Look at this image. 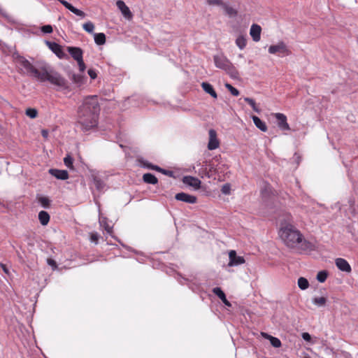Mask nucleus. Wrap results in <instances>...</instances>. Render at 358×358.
<instances>
[{"mask_svg":"<svg viewBox=\"0 0 358 358\" xmlns=\"http://www.w3.org/2000/svg\"><path fill=\"white\" fill-rule=\"evenodd\" d=\"M12 58L20 74L32 76L41 83L49 82L59 88H69L66 79L46 62H41L38 67L36 68L17 52L12 55Z\"/></svg>","mask_w":358,"mask_h":358,"instance_id":"nucleus-1","label":"nucleus"},{"mask_svg":"<svg viewBox=\"0 0 358 358\" xmlns=\"http://www.w3.org/2000/svg\"><path fill=\"white\" fill-rule=\"evenodd\" d=\"M100 106L96 96H90L84 99L78 109L77 127L86 133L98 125Z\"/></svg>","mask_w":358,"mask_h":358,"instance_id":"nucleus-2","label":"nucleus"},{"mask_svg":"<svg viewBox=\"0 0 358 358\" xmlns=\"http://www.w3.org/2000/svg\"><path fill=\"white\" fill-rule=\"evenodd\" d=\"M279 236L289 248H298L304 251H312L315 248V244L305 239L300 231L291 224L282 226L279 230Z\"/></svg>","mask_w":358,"mask_h":358,"instance_id":"nucleus-3","label":"nucleus"},{"mask_svg":"<svg viewBox=\"0 0 358 358\" xmlns=\"http://www.w3.org/2000/svg\"><path fill=\"white\" fill-rule=\"evenodd\" d=\"M217 68L225 71L231 78H236L238 73L233 64L224 55H215L213 57Z\"/></svg>","mask_w":358,"mask_h":358,"instance_id":"nucleus-4","label":"nucleus"},{"mask_svg":"<svg viewBox=\"0 0 358 358\" xmlns=\"http://www.w3.org/2000/svg\"><path fill=\"white\" fill-rule=\"evenodd\" d=\"M67 51L73 59L77 62L80 71L84 72L86 69V66L83 61V50L78 47L69 46L67 47Z\"/></svg>","mask_w":358,"mask_h":358,"instance_id":"nucleus-5","label":"nucleus"},{"mask_svg":"<svg viewBox=\"0 0 358 358\" xmlns=\"http://www.w3.org/2000/svg\"><path fill=\"white\" fill-rule=\"evenodd\" d=\"M270 54H282V55H289L290 52L287 48L285 43L282 41L279 42L276 45H272L268 48Z\"/></svg>","mask_w":358,"mask_h":358,"instance_id":"nucleus-6","label":"nucleus"},{"mask_svg":"<svg viewBox=\"0 0 358 358\" xmlns=\"http://www.w3.org/2000/svg\"><path fill=\"white\" fill-rule=\"evenodd\" d=\"M277 121V125L282 131L290 130V127L287 121V117L283 113H276L273 114Z\"/></svg>","mask_w":358,"mask_h":358,"instance_id":"nucleus-7","label":"nucleus"},{"mask_svg":"<svg viewBox=\"0 0 358 358\" xmlns=\"http://www.w3.org/2000/svg\"><path fill=\"white\" fill-rule=\"evenodd\" d=\"M229 266H235L245 263V259L242 256H238L235 250H231L229 252Z\"/></svg>","mask_w":358,"mask_h":358,"instance_id":"nucleus-8","label":"nucleus"},{"mask_svg":"<svg viewBox=\"0 0 358 358\" xmlns=\"http://www.w3.org/2000/svg\"><path fill=\"white\" fill-rule=\"evenodd\" d=\"M45 43L47 45L49 49L51 50V51L54 52L59 59L64 57L65 54L59 44L49 41H45Z\"/></svg>","mask_w":358,"mask_h":358,"instance_id":"nucleus-9","label":"nucleus"},{"mask_svg":"<svg viewBox=\"0 0 358 358\" xmlns=\"http://www.w3.org/2000/svg\"><path fill=\"white\" fill-rule=\"evenodd\" d=\"M175 199L178 201H183L187 203H195L197 201L196 196L185 192H180L176 194Z\"/></svg>","mask_w":358,"mask_h":358,"instance_id":"nucleus-10","label":"nucleus"},{"mask_svg":"<svg viewBox=\"0 0 358 358\" xmlns=\"http://www.w3.org/2000/svg\"><path fill=\"white\" fill-rule=\"evenodd\" d=\"M219 147V141L217 139V134L214 129L209 130V142L208 148L210 150H215Z\"/></svg>","mask_w":358,"mask_h":358,"instance_id":"nucleus-11","label":"nucleus"},{"mask_svg":"<svg viewBox=\"0 0 358 358\" xmlns=\"http://www.w3.org/2000/svg\"><path fill=\"white\" fill-rule=\"evenodd\" d=\"M182 182L190 187L195 189H199L201 186V180L195 177L191 176H186L182 178Z\"/></svg>","mask_w":358,"mask_h":358,"instance_id":"nucleus-12","label":"nucleus"},{"mask_svg":"<svg viewBox=\"0 0 358 358\" xmlns=\"http://www.w3.org/2000/svg\"><path fill=\"white\" fill-rule=\"evenodd\" d=\"M48 172L51 176L59 180H64L69 178V173L66 170L50 169H49Z\"/></svg>","mask_w":358,"mask_h":358,"instance_id":"nucleus-13","label":"nucleus"},{"mask_svg":"<svg viewBox=\"0 0 358 358\" xmlns=\"http://www.w3.org/2000/svg\"><path fill=\"white\" fill-rule=\"evenodd\" d=\"M116 5L117 8L120 10L122 15L127 19H131L132 18V13L130 11L129 7L125 4V3L123 1L118 0L116 2Z\"/></svg>","mask_w":358,"mask_h":358,"instance_id":"nucleus-14","label":"nucleus"},{"mask_svg":"<svg viewBox=\"0 0 358 358\" xmlns=\"http://www.w3.org/2000/svg\"><path fill=\"white\" fill-rule=\"evenodd\" d=\"M335 262L338 268L341 271H344L346 273H350L351 271V266L348 262V261L345 260V259L337 258Z\"/></svg>","mask_w":358,"mask_h":358,"instance_id":"nucleus-15","label":"nucleus"},{"mask_svg":"<svg viewBox=\"0 0 358 358\" xmlns=\"http://www.w3.org/2000/svg\"><path fill=\"white\" fill-rule=\"evenodd\" d=\"M262 28L257 24H253L250 27V34L255 42L259 41L261 38Z\"/></svg>","mask_w":358,"mask_h":358,"instance_id":"nucleus-16","label":"nucleus"},{"mask_svg":"<svg viewBox=\"0 0 358 358\" xmlns=\"http://www.w3.org/2000/svg\"><path fill=\"white\" fill-rule=\"evenodd\" d=\"M201 87L206 93L209 94L214 99L217 98V94L211 84L207 82H203L201 83Z\"/></svg>","mask_w":358,"mask_h":358,"instance_id":"nucleus-17","label":"nucleus"},{"mask_svg":"<svg viewBox=\"0 0 358 358\" xmlns=\"http://www.w3.org/2000/svg\"><path fill=\"white\" fill-rule=\"evenodd\" d=\"M252 119L255 125L262 131L266 132L268 129L266 123L262 121L259 117L255 115L252 116Z\"/></svg>","mask_w":358,"mask_h":358,"instance_id":"nucleus-18","label":"nucleus"},{"mask_svg":"<svg viewBox=\"0 0 358 358\" xmlns=\"http://www.w3.org/2000/svg\"><path fill=\"white\" fill-rule=\"evenodd\" d=\"M63 6L77 16H79L81 18H84L85 17V13L83 11L76 8L70 3H63Z\"/></svg>","mask_w":358,"mask_h":358,"instance_id":"nucleus-19","label":"nucleus"},{"mask_svg":"<svg viewBox=\"0 0 358 358\" xmlns=\"http://www.w3.org/2000/svg\"><path fill=\"white\" fill-rule=\"evenodd\" d=\"M50 218V215L46 211L41 210L39 212L38 220L43 226H45L48 224Z\"/></svg>","mask_w":358,"mask_h":358,"instance_id":"nucleus-20","label":"nucleus"},{"mask_svg":"<svg viewBox=\"0 0 358 358\" xmlns=\"http://www.w3.org/2000/svg\"><path fill=\"white\" fill-rule=\"evenodd\" d=\"M143 181L148 184L155 185L158 182L156 176L152 173H148L143 176Z\"/></svg>","mask_w":358,"mask_h":358,"instance_id":"nucleus-21","label":"nucleus"},{"mask_svg":"<svg viewBox=\"0 0 358 358\" xmlns=\"http://www.w3.org/2000/svg\"><path fill=\"white\" fill-rule=\"evenodd\" d=\"M94 42L101 45L106 43V35L103 33H95L94 34Z\"/></svg>","mask_w":358,"mask_h":358,"instance_id":"nucleus-22","label":"nucleus"},{"mask_svg":"<svg viewBox=\"0 0 358 358\" xmlns=\"http://www.w3.org/2000/svg\"><path fill=\"white\" fill-rule=\"evenodd\" d=\"M93 182L95 185L96 189L98 191H102L106 186V184L104 183V182L100 178H99L97 176H94L93 178Z\"/></svg>","mask_w":358,"mask_h":358,"instance_id":"nucleus-23","label":"nucleus"},{"mask_svg":"<svg viewBox=\"0 0 358 358\" xmlns=\"http://www.w3.org/2000/svg\"><path fill=\"white\" fill-rule=\"evenodd\" d=\"M236 44L241 50H243L247 45L246 38L243 36H238L236 39Z\"/></svg>","mask_w":358,"mask_h":358,"instance_id":"nucleus-24","label":"nucleus"},{"mask_svg":"<svg viewBox=\"0 0 358 358\" xmlns=\"http://www.w3.org/2000/svg\"><path fill=\"white\" fill-rule=\"evenodd\" d=\"M327 299L324 296L314 297L313 299V303L318 307L325 306Z\"/></svg>","mask_w":358,"mask_h":358,"instance_id":"nucleus-25","label":"nucleus"},{"mask_svg":"<svg viewBox=\"0 0 358 358\" xmlns=\"http://www.w3.org/2000/svg\"><path fill=\"white\" fill-rule=\"evenodd\" d=\"M244 101L247 102L253 109L254 111L259 113L261 112L260 108L257 106L255 101L253 99L249 97H245Z\"/></svg>","mask_w":358,"mask_h":358,"instance_id":"nucleus-26","label":"nucleus"},{"mask_svg":"<svg viewBox=\"0 0 358 358\" xmlns=\"http://www.w3.org/2000/svg\"><path fill=\"white\" fill-rule=\"evenodd\" d=\"M297 283H298L299 287L302 290H305V289H308L309 287V282H308V280L303 277H300L298 279Z\"/></svg>","mask_w":358,"mask_h":358,"instance_id":"nucleus-27","label":"nucleus"},{"mask_svg":"<svg viewBox=\"0 0 358 358\" xmlns=\"http://www.w3.org/2000/svg\"><path fill=\"white\" fill-rule=\"evenodd\" d=\"M213 294H215L217 297L222 301L227 297L224 292L222 290V289L219 287H214L212 290Z\"/></svg>","mask_w":358,"mask_h":358,"instance_id":"nucleus-28","label":"nucleus"},{"mask_svg":"<svg viewBox=\"0 0 358 358\" xmlns=\"http://www.w3.org/2000/svg\"><path fill=\"white\" fill-rule=\"evenodd\" d=\"M222 6H223V8H224L226 14H227L228 15L231 17V16H235L237 15V11L232 7L229 6L228 5H227L224 3L222 4Z\"/></svg>","mask_w":358,"mask_h":358,"instance_id":"nucleus-29","label":"nucleus"},{"mask_svg":"<svg viewBox=\"0 0 358 358\" xmlns=\"http://www.w3.org/2000/svg\"><path fill=\"white\" fill-rule=\"evenodd\" d=\"M71 79L74 83L78 84L79 85H81L84 83V78L81 75L73 73Z\"/></svg>","mask_w":358,"mask_h":358,"instance_id":"nucleus-30","label":"nucleus"},{"mask_svg":"<svg viewBox=\"0 0 358 358\" xmlns=\"http://www.w3.org/2000/svg\"><path fill=\"white\" fill-rule=\"evenodd\" d=\"M38 202L44 208H48L50 206L51 201L46 196H41L38 199Z\"/></svg>","mask_w":358,"mask_h":358,"instance_id":"nucleus-31","label":"nucleus"},{"mask_svg":"<svg viewBox=\"0 0 358 358\" xmlns=\"http://www.w3.org/2000/svg\"><path fill=\"white\" fill-rule=\"evenodd\" d=\"M327 275L328 273L326 271H321L317 273L316 278L320 282H324L327 280Z\"/></svg>","mask_w":358,"mask_h":358,"instance_id":"nucleus-32","label":"nucleus"},{"mask_svg":"<svg viewBox=\"0 0 358 358\" xmlns=\"http://www.w3.org/2000/svg\"><path fill=\"white\" fill-rule=\"evenodd\" d=\"M83 29L88 33H93L94 25L92 22H87L83 25Z\"/></svg>","mask_w":358,"mask_h":358,"instance_id":"nucleus-33","label":"nucleus"},{"mask_svg":"<svg viewBox=\"0 0 358 358\" xmlns=\"http://www.w3.org/2000/svg\"><path fill=\"white\" fill-rule=\"evenodd\" d=\"M64 163L65 166H67L68 168L73 169V159L69 155H67L64 157Z\"/></svg>","mask_w":358,"mask_h":358,"instance_id":"nucleus-34","label":"nucleus"},{"mask_svg":"<svg viewBox=\"0 0 358 358\" xmlns=\"http://www.w3.org/2000/svg\"><path fill=\"white\" fill-rule=\"evenodd\" d=\"M225 87L231 92L232 95L236 96L239 95V91L236 88L233 87L231 84L226 83Z\"/></svg>","mask_w":358,"mask_h":358,"instance_id":"nucleus-35","label":"nucleus"},{"mask_svg":"<svg viewBox=\"0 0 358 358\" xmlns=\"http://www.w3.org/2000/svg\"><path fill=\"white\" fill-rule=\"evenodd\" d=\"M269 341L271 345L274 348H280L282 345L280 340L276 337L272 336Z\"/></svg>","mask_w":358,"mask_h":358,"instance_id":"nucleus-36","label":"nucleus"},{"mask_svg":"<svg viewBox=\"0 0 358 358\" xmlns=\"http://www.w3.org/2000/svg\"><path fill=\"white\" fill-rule=\"evenodd\" d=\"M38 112L35 108H28L26 110V115L31 117V118H35L37 116Z\"/></svg>","mask_w":358,"mask_h":358,"instance_id":"nucleus-37","label":"nucleus"},{"mask_svg":"<svg viewBox=\"0 0 358 358\" xmlns=\"http://www.w3.org/2000/svg\"><path fill=\"white\" fill-rule=\"evenodd\" d=\"M41 30L44 34H50L52 32L53 29L52 27L50 24L44 25L41 27Z\"/></svg>","mask_w":358,"mask_h":358,"instance_id":"nucleus-38","label":"nucleus"},{"mask_svg":"<svg viewBox=\"0 0 358 358\" xmlns=\"http://www.w3.org/2000/svg\"><path fill=\"white\" fill-rule=\"evenodd\" d=\"M230 190H231V186L229 184L227 183V184H224L222 187V192L224 194H229L230 193Z\"/></svg>","mask_w":358,"mask_h":358,"instance_id":"nucleus-39","label":"nucleus"},{"mask_svg":"<svg viewBox=\"0 0 358 358\" xmlns=\"http://www.w3.org/2000/svg\"><path fill=\"white\" fill-rule=\"evenodd\" d=\"M207 3L208 4L213 6H222L223 4L222 0H207Z\"/></svg>","mask_w":358,"mask_h":358,"instance_id":"nucleus-40","label":"nucleus"},{"mask_svg":"<svg viewBox=\"0 0 358 358\" xmlns=\"http://www.w3.org/2000/svg\"><path fill=\"white\" fill-rule=\"evenodd\" d=\"M301 337L302 338L308 342V343H310L312 341V338H311V336L310 335L309 333L308 332H303L302 334H301Z\"/></svg>","mask_w":358,"mask_h":358,"instance_id":"nucleus-41","label":"nucleus"},{"mask_svg":"<svg viewBox=\"0 0 358 358\" xmlns=\"http://www.w3.org/2000/svg\"><path fill=\"white\" fill-rule=\"evenodd\" d=\"M0 14L1 15V16H3L6 20H10V15L8 13V12L5 9H3L1 7H0Z\"/></svg>","mask_w":358,"mask_h":358,"instance_id":"nucleus-42","label":"nucleus"},{"mask_svg":"<svg viewBox=\"0 0 358 358\" xmlns=\"http://www.w3.org/2000/svg\"><path fill=\"white\" fill-rule=\"evenodd\" d=\"M0 14L1 15V16H3L6 20H10V15L8 13V12L5 9H3L1 7H0Z\"/></svg>","mask_w":358,"mask_h":358,"instance_id":"nucleus-43","label":"nucleus"},{"mask_svg":"<svg viewBox=\"0 0 358 358\" xmlns=\"http://www.w3.org/2000/svg\"><path fill=\"white\" fill-rule=\"evenodd\" d=\"M0 14L1 15V16H3L6 20H10V15L8 13V12L5 9H3L1 7H0Z\"/></svg>","mask_w":358,"mask_h":358,"instance_id":"nucleus-44","label":"nucleus"},{"mask_svg":"<svg viewBox=\"0 0 358 358\" xmlns=\"http://www.w3.org/2000/svg\"><path fill=\"white\" fill-rule=\"evenodd\" d=\"M88 75L92 79H95L97 77V74L95 70L90 69L87 71Z\"/></svg>","mask_w":358,"mask_h":358,"instance_id":"nucleus-45","label":"nucleus"},{"mask_svg":"<svg viewBox=\"0 0 358 358\" xmlns=\"http://www.w3.org/2000/svg\"><path fill=\"white\" fill-rule=\"evenodd\" d=\"M161 173L169 177H174V172L170 170L163 169Z\"/></svg>","mask_w":358,"mask_h":358,"instance_id":"nucleus-46","label":"nucleus"},{"mask_svg":"<svg viewBox=\"0 0 358 358\" xmlns=\"http://www.w3.org/2000/svg\"><path fill=\"white\" fill-rule=\"evenodd\" d=\"M139 162H140L141 165L144 168L149 169V166H150V165H152V164H150L148 162L143 160V159H139Z\"/></svg>","mask_w":358,"mask_h":358,"instance_id":"nucleus-47","label":"nucleus"},{"mask_svg":"<svg viewBox=\"0 0 358 358\" xmlns=\"http://www.w3.org/2000/svg\"><path fill=\"white\" fill-rule=\"evenodd\" d=\"M90 239L92 242H94L96 244L99 239V235L97 233H92L90 236Z\"/></svg>","mask_w":358,"mask_h":358,"instance_id":"nucleus-48","label":"nucleus"},{"mask_svg":"<svg viewBox=\"0 0 358 358\" xmlns=\"http://www.w3.org/2000/svg\"><path fill=\"white\" fill-rule=\"evenodd\" d=\"M149 169L155 170L156 171H158V172L161 173L163 169L159 167V166H157V165H153L152 164V165H150V166H149Z\"/></svg>","mask_w":358,"mask_h":358,"instance_id":"nucleus-49","label":"nucleus"},{"mask_svg":"<svg viewBox=\"0 0 358 358\" xmlns=\"http://www.w3.org/2000/svg\"><path fill=\"white\" fill-rule=\"evenodd\" d=\"M149 169L155 170L156 171H158V172L161 173L163 169L159 167V166H157V165H153L152 164V165H150V166H149Z\"/></svg>","mask_w":358,"mask_h":358,"instance_id":"nucleus-50","label":"nucleus"},{"mask_svg":"<svg viewBox=\"0 0 358 358\" xmlns=\"http://www.w3.org/2000/svg\"><path fill=\"white\" fill-rule=\"evenodd\" d=\"M47 262L50 266H51L54 268H57V264L55 260H53L52 259H48Z\"/></svg>","mask_w":358,"mask_h":358,"instance_id":"nucleus-51","label":"nucleus"},{"mask_svg":"<svg viewBox=\"0 0 358 358\" xmlns=\"http://www.w3.org/2000/svg\"><path fill=\"white\" fill-rule=\"evenodd\" d=\"M103 227H104L105 230L107 231V233L110 234L112 232V227H110L109 224L105 223Z\"/></svg>","mask_w":358,"mask_h":358,"instance_id":"nucleus-52","label":"nucleus"},{"mask_svg":"<svg viewBox=\"0 0 358 358\" xmlns=\"http://www.w3.org/2000/svg\"><path fill=\"white\" fill-rule=\"evenodd\" d=\"M41 135L43 138H48V130H45V129H43L41 131Z\"/></svg>","mask_w":358,"mask_h":358,"instance_id":"nucleus-53","label":"nucleus"},{"mask_svg":"<svg viewBox=\"0 0 358 358\" xmlns=\"http://www.w3.org/2000/svg\"><path fill=\"white\" fill-rule=\"evenodd\" d=\"M261 335L266 339H268V340H270L271 337H272V336L268 334L267 333H265V332H262L261 333Z\"/></svg>","mask_w":358,"mask_h":358,"instance_id":"nucleus-54","label":"nucleus"},{"mask_svg":"<svg viewBox=\"0 0 358 358\" xmlns=\"http://www.w3.org/2000/svg\"><path fill=\"white\" fill-rule=\"evenodd\" d=\"M1 267L2 268L3 271L6 273H8V268L6 267V266L3 264H1Z\"/></svg>","mask_w":358,"mask_h":358,"instance_id":"nucleus-55","label":"nucleus"},{"mask_svg":"<svg viewBox=\"0 0 358 358\" xmlns=\"http://www.w3.org/2000/svg\"><path fill=\"white\" fill-rule=\"evenodd\" d=\"M222 303L228 306V307H231V303L227 300V299L226 298L224 300L222 301Z\"/></svg>","mask_w":358,"mask_h":358,"instance_id":"nucleus-56","label":"nucleus"},{"mask_svg":"<svg viewBox=\"0 0 358 358\" xmlns=\"http://www.w3.org/2000/svg\"><path fill=\"white\" fill-rule=\"evenodd\" d=\"M103 221H100L101 225H103Z\"/></svg>","mask_w":358,"mask_h":358,"instance_id":"nucleus-57","label":"nucleus"}]
</instances>
